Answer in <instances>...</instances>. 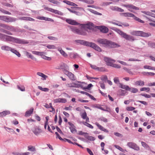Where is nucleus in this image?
Wrapping results in <instances>:
<instances>
[{"mask_svg": "<svg viewBox=\"0 0 155 155\" xmlns=\"http://www.w3.org/2000/svg\"><path fill=\"white\" fill-rule=\"evenodd\" d=\"M128 91H130L132 93H136L138 92V90L137 88L134 87H130Z\"/></svg>", "mask_w": 155, "mask_h": 155, "instance_id": "c756f323", "label": "nucleus"}, {"mask_svg": "<svg viewBox=\"0 0 155 155\" xmlns=\"http://www.w3.org/2000/svg\"><path fill=\"white\" fill-rule=\"evenodd\" d=\"M20 20H28L30 21H34L35 19L33 18L29 17H21L19 18Z\"/></svg>", "mask_w": 155, "mask_h": 155, "instance_id": "a878e982", "label": "nucleus"}, {"mask_svg": "<svg viewBox=\"0 0 155 155\" xmlns=\"http://www.w3.org/2000/svg\"><path fill=\"white\" fill-rule=\"evenodd\" d=\"M140 31H131L130 34L133 35L140 36Z\"/></svg>", "mask_w": 155, "mask_h": 155, "instance_id": "bb28decb", "label": "nucleus"}, {"mask_svg": "<svg viewBox=\"0 0 155 155\" xmlns=\"http://www.w3.org/2000/svg\"><path fill=\"white\" fill-rule=\"evenodd\" d=\"M110 9L113 11H115L119 12H123L124 10L121 8H119L117 6H111L110 8Z\"/></svg>", "mask_w": 155, "mask_h": 155, "instance_id": "f3484780", "label": "nucleus"}, {"mask_svg": "<svg viewBox=\"0 0 155 155\" xmlns=\"http://www.w3.org/2000/svg\"><path fill=\"white\" fill-rule=\"evenodd\" d=\"M81 1L83 2L88 4H92L94 3L93 0H81Z\"/></svg>", "mask_w": 155, "mask_h": 155, "instance_id": "4c0bfd02", "label": "nucleus"}, {"mask_svg": "<svg viewBox=\"0 0 155 155\" xmlns=\"http://www.w3.org/2000/svg\"><path fill=\"white\" fill-rule=\"evenodd\" d=\"M141 143L142 146L143 147L145 148H146L147 149H150V147H149V146L148 144H147L145 142L142 141L141 142Z\"/></svg>", "mask_w": 155, "mask_h": 155, "instance_id": "f704fd0d", "label": "nucleus"}, {"mask_svg": "<svg viewBox=\"0 0 155 155\" xmlns=\"http://www.w3.org/2000/svg\"><path fill=\"white\" fill-rule=\"evenodd\" d=\"M26 55L28 57L32 59H33V56H32L30 53H29L28 52H26Z\"/></svg>", "mask_w": 155, "mask_h": 155, "instance_id": "6e6d98bb", "label": "nucleus"}, {"mask_svg": "<svg viewBox=\"0 0 155 155\" xmlns=\"http://www.w3.org/2000/svg\"><path fill=\"white\" fill-rule=\"evenodd\" d=\"M150 90V88L149 87H143L140 88L141 91H149Z\"/></svg>", "mask_w": 155, "mask_h": 155, "instance_id": "3c124183", "label": "nucleus"}, {"mask_svg": "<svg viewBox=\"0 0 155 155\" xmlns=\"http://www.w3.org/2000/svg\"><path fill=\"white\" fill-rule=\"evenodd\" d=\"M71 30L74 32L79 35H85L86 34V31L84 28H82L79 29L73 27L71 28Z\"/></svg>", "mask_w": 155, "mask_h": 155, "instance_id": "39448f33", "label": "nucleus"}, {"mask_svg": "<svg viewBox=\"0 0 155 155\" xmlns=\"http://www.w3.org/2000/svg\"><path fill=\"white\" fill-rule=\"evenodd\" d=\"M58 50L60 52V54L64 57H67V54L61 48H58Z\"/></svg>", "mask_w": 155, "mask_h": 155, "instance_id": "b1692460", "label": "nucleus"}, {"mask_svg": "<svg viewBox=\"0 0 155 155\" xmlns=\"http://www.w3.org/2000/svg\"><path fill=\"white\" fill-rule=\"evenodd\" d=\"M104 60L106 64L110 66H111L116 61L115 60L107 57H104Z\"/></svg>", "mask_w": 155, "mask_h": 155, "instance_id": "0eeeda50", "label": "nucleus"}, {"mask_svg": "<svg viewBox=\"0 0 155 155\" xmlns=\"http://www.w3.org/2000/svg\"><path fill=\"white\" fill-rule=\"evenodd\" d=\"M151 34L150 33H146L141 31H140V36L147 37L151 36Z\"/></svg>", "mask_w": 155, "mask_h": 155, "instance_id": "aec40b11", "label": "nucleus"}, {"mask_svg": "<svg viewBox=\"0 0 155 155\" xmlns=\"http://www.w3.org/2000/svg\"><path fill=\"white\" fill-rule=\"evenodd\" d=\"M114 81L115 83L117 84L120 83L118 77H115L114 79Z\"/></svg>", "mask_w": 155, "mask_h": 155, "instance_id": "8fccbe9b", "label": "nucleus"}, {"mask_svg": "<svg viewBox=\"0 0 155 155\" xmlns=\"http://www.w3.org/2000/svg\"><path fill=\"white\" fill-rule=\"evenodd\" d=\"M89 11L92 12L93 13H94V14H96L98 15H102V14L99 12H97L94 11V10H93L91 9H90L89 10Z\"/></svg>", "mask_w": 155, "mask_h": 155, "instance_id": "c03bdc74", "label": "nucleus"}, {"mask_svg": "<svg viewBox=\"0 0 155 155\" xmlns=\"http://www.w3.org/2000/svg\"><path fill=\"white\" fill-rule=\"evenodd\" d=\"M100 120L103 121L104 122H107V120L106 118L104 117H101L99 118Z\"/></svg>", "mask_w": 155, "mask_h": 155, "instance_id": "0e129e2a", "label": "nucleus"}, {"mask_svg": "<svg viewBox=\"0 0 155 155\" xmlns=\"http://www.w3.org/2000/svg\"><path fill=\"white\" fill-rule=\"evenodd\" d=\"M114 147L117 149H118V150H119L120 151L123 152V149H122L121 147H120L118 145H115L114 146Z\"/></svg>", "mask_w": 155, "mask_h": 155, "instance_id": "bf43d9fd", "label": "nucleus"}, {"mask_svg": "<svg viewBox=\"0 0 155 155\" xmlns=\"http://www.w3.org/2000/svg\"><path fill=\"white\" fill-rule=\"evenodd\" d=\"M67 100L65 98H58L55 99L54 100V102L55 103H65L67 102Z\"/></svg>", "mask_w": 155, "mask_h": 155, "instance_id": "f8f14e48", "label": "nucleus"}, {"mask_svg": "<svg viewBox=\"0 0 155 155\" xmlns=\"http://www.w3.org/2000/svg\"><path fill=\"white\" fill-rule=\"evenodd\" d=\"M122 15L124 17H132L134 16V15L132 13L129 12H125L122 13Z\"/></svg>", "mask_w": 155, "mask_h": 155, "instance_id": "393cba45", "label": "nucleus"}, {"mask_svg": "<svg viewBox=\"0 0 155 155\" xmlns=\"http://www.w3.org/2000/svg\"><path fill=\"white\" fill-rule=\"evenodd\" d=\"M64 74L66 75L71 80L74 81L75 80V77L74 75L71 72L69 71L64 69L63 70Z\"/></svg>", "mask_w": 155, "mask_h": 155, "instance_id": "423d86ee", "label": "nucleus"}, {"mask_svg": "<svg viewBox=\"0 0 155 155\" xmlns=\"http://www.w3.org/2000/svg\"><path fill=\"white\" fill-rule=\"evenodd\" d=\"M126 109L128 111H132L135 109V108L132 107H127Z\"/></svg>", "mask_w": 155, "mask_h": 155, "instance_id": "4d7b16f0", "label": "nucleus"}, {"mask_svg": "<svg viewBox=\"0 0 155 155\" xmlns=\"http://www.w3.org/2000/svg\"><path fill=\"white\" fill-rule=\"evenodd\" d=\"M0 11L5 14H8L9 15H11V13L10 12L4 10V9L2 8L0 9Z\"/></svg>", "mask_w": 155, "mask_h": 155, "instance_id": "37998d69", "label": "nucleus"}, {"mask_svg": "<svg viewBox=\"0 0 155 155\" xmlns=\"http://www.w3.org/2000/svg\"><path fill=\"white\" fill-rule=\"evenodd\" d=\"M100 30L103 33H107L108 31V29L104 26H101L99 28Z\"/></svg>", "mask_w": 155, "mask_h": 155, "instance_id": "6ab92c4d", "label": "nucleus"}, {"mask_svg": "<svg viewBox=\"0 0 155 155\" xmlns=\"http://www.w3.org/2000/svg\"><path fill=\"white\" fill-rule=\"evenodd\" d=\"M134 84L136 86H142L144 85V82L141 80H138L135 82Z\"/></svg>", "mask_w": 155, "mask_h": 155, "instance_id": "a211bd4d", "label": "nucleus"}, {"mask_svg": "<svg viewBox=\"0 0 155 155\" xmlns=\"http://www.w3.org/2000/svg\"><path fill=\"white\" fill-rule=\"evenodd\" d=\"M1 48L2 50H4L7 51H11V50L12 48L9 46L5 45H4L1 47Z\"/></svg>", "mask_w": 155, "mask_h": 155, "instance_id": "412c9836", "label": "nucleus"}, {"mask_svg": "<svg viewBox=\"0 0 155 155\" xmlns=\"http://www.w3.org/2000/svg\"><path fill=\"white\" fill-rule=\"evenodd\" d=\"M32 52L33 54L38 55H41L40 54H41V52H38V51H32Z\"/></svg>", "mask_w": 155, "mask_h": 155, "instance_id": "69168bd1", "label": "nucleus"}, {"mask_svg": "<svg viewBox=\"0 0 155 155\" xmlns=\"http://www.w3.org/2000/svg\"><path fill=\"white\" fill-rule=\"evenodd\" d=\"M37 74L43 78L44 80H45L46 78L47 77L46 75L40 72H38L37 73Z\"/></svg>", "mask_w": 155, "mask_h": 155, "instance_id": "72a5a7b5", "label": "nucleus"}, {"mask_svg": "<svg viewBox=\"0 0 155 155\" xmlns=\"http://www.w3.org/2000/svg\"><path fill=\"white\" fill-rule=\"evenodd\" d=\"M47 47L49 49H54L56 48L55 46L53 45H49L47 46Z\"/></svg>", "mask_w": 155, "mask_h": 155, "instance_id": "de8ad7c7", "label": "nucleus"}, {"mask_svg": "<svg viewBox=\"0 0 155 155\" xmlns=\"http://www.w3.org/2000/svg\"><path fill=\"white\" fill-rule=\"evenodd\" d=\"M133 18L136 21H138V22L141 23H144V22L143 20L140 19L139 18L136 17L134 15V16H133Z\"/></svg>", "mask_w": 155, "mask_h": 155, "instance_id": "c9c22d12", "label": "nucleus"}, {"mask_svg": "<svg viewBox=\"0 0 155 155\" xmlns=\"http://www.w3.org/2000/svg\"><path fill=\"white\" fill-rule=\"evenodd\" d=\"M78 83H81L79 81H77L76 82L73 83V84L75 86H76V87H81V85L80 84H78Z\"/></svg>", "mask_w": 155, "mask_h": 155, "instance_id": "e2e57ef3", "label": "nucleus"}, {"mask_svg": "<svg viewBox=\"0 0 155 155\" xmlns=\"http://www.w3.org/2000/svg\"><path fill=\"white\" fill-rule=\"evenodd\" d=\"M119 87L121 88L125 89L127 91L129 90L130 88L129 86L127 85L123 84L121 83H119Z\"/></svg>", "mask_w": 155, "mask_h": 155, "instance_id": "cd10ccee", "label": "nucleus"}, {"mask_svg": "<svg viewBox=\"0 0 155 155\" xmlns=\"http://www.w3.org/2000/svg\"><path fill=\"white\" fill-rule=\"evenodd\" d=\"M37 18L38 19L41 20H44L45 21H54L53 19L51 18H46L44 17H41L38 16Z\"/></svg>", "mask_w": 155, "mask_h": 155, "instance_id": "4be33fe9", "label": "nucleus"}, {"mask_svg": "<svg viewBox=\"0 0 155 155\" xmlns=\"http://www.w3.org/2000/svg\"><path fill=\"white\" fill-rule=\"evenodd\" d=\"M45 9L48 11H50L52 12H53L55 14H57L58 15H62V13L61 12H60L57 10H55L53 9L52 8H49V7H45L44 8Z\"/></svg>", "mask_w": 155, "mask_h": 155, "instance_id": "1a4fd4ad", "label": "nucleus"}, {"mask_svg": "<svg viewBox=\"0 0 155 155\" xmlns=\"http://www.w3.org/2000/svg\"><path fill=\"white\" fill-rule=\"evenodd\" d=\"M111 67L117 68H120V65L114 63Z\"/></svg>", "mask_w": 155, "mask_h": 155, "instance_id": "5fc2aeb1", "label": "nucleus"}, {"mask_svg": "<svg viewBox=\"0 0 155 155\" xmlns=\"http://www.w3.org/2000/svg\"><path fill=\"white\" fill-rule=\"evenodd\" d=\"M123 6L126 7L127 8H128V10L131 12H133V10H139V8H138L132 5L128 4L125 5L124 4L122 5Z\"/></svg>", "mask_w": 155, "mask_h": 155, "instance_id": "6e6552de", "label": "nucleus"}, {"mask_svg": "<svg viewBox=\"0 0 155 155\" xmlns=\"http://www.w3.org/2000/svg\"><path fill=\"white\" fill-rule=\"evenodd\" d=\"M81 117L84 119H85L87 117V113L86 112H84V113L82 114L81 115Z\"/></svg>", "mask_w": 155, "mask_h": 155, "instance_id": "09e8293b", "label": "nucleus"}, {"mask_svg": "<svg viewBox=\"0 0 155 155\" xmlns=\"http://www.w3.org/2000/svg\"><path fill=\"white\" fill-rule=\"evenodd\" d=\"M11 51L15 54L18 57H20L21 56V54L19 52L14 49L12 48Z\"/></svg>", "mask_w": 155, "mask_h": 155, "instance_id": "c85d7f7f", "label": "nucleus"}, {"mask_svg": "<svg viewBox=\"0 0 155 155\" xmlns=\"http://www.w3.org/2000/svg\"><path fill=\"white\" fill-rule=\"evenodd\" d=\"M48 38H49V39L54 40V41H56L58 40L57 38L53 37V36H48Z\"/></svg>", "mask_w": 155, "mask_h": 155, "instance_id": "052dcab7", "label": "nucleus"}, {"mask_svg": "<svg viewBox=\"0 0 155 155\" xmlns=\"http://www.w3.org/2000/svg\"><path fill=\"white\" fill-rule=\"evenodd\" d=\"M70 56H72L74 58H75L78 56V54L76 53H71L70 54Z\"/></svg>", "mask_w": 155, "mask_h": 155, "instance_id": "680f3d73", "label": "nucleus"}, {"mask_svg": "<svg viewBox=\"0 0 155 155\" xmlns=\"http://www.w3.org/2000/svg\"><path fill=\"white\" fill-rule=\"evenodd\" d=\"M41 55H40V56H41L42 58L43 59H44L45 60H50L51 59V58L50 57H47L45 56L44 55V53L43 52H41Z\"/></svg>", "mask_w": 155, "mask_h": 155, "instance_id": "473e14b6", "label": "nucleus"}, {"mask_svg": "<svg viewBox=\"0 0 155 155\" xmlns=\"http://www.w3.org/2000/svg\"><path fill=\"white\" fill-rule=\"evenodd\" d=\"M70 129L71 132L72 133H75L76 132V130L75 129L74 126V127H70Z\"/></svg>", "mask_w": 155, "mask_h": 155, "instance_id": "49530a36", "label": "nucleus"}, {"mask_svg": "<svg viewBox=\"0 0 155 155\" xmlns=\"http://www.w3.org/2000/svg\"><path fill=\"white\" fill-rule=\"evenodd\" d=\"M28 150L31 151H35V147L31 146H29L28 147Z\"/></svg>", "mask_w": 155, "mask_h": 155, "instance_id": "a18cd8bd", "label": "nucleus"}, {"mask_svg": "<svg viewBox=\"0 0 155 155\" xmlns=\"http://www.w3.org/2000/svg\"><path fill=\"white\" fill-rule=\"evenodd\" d=\"M66 21L68 23L73 25H79V23H78L75 20H73L70 19H67L66 20Z\"/></svg>", "mask_w": 155, "mask_h": 155, "instance_id": "9b49d317", "label": "nucleus"}, {"mask_svg": "<svg viewBox=\"0 0 155 155\" xmlns=\"http://www.w3.org/2000/svg\"><path fill=\"white\" fill-rule=\"evenodd\" d=\"M5 41L12 42L18 44H24V42L22 40L17 38L6 35L5 36Z\"/></svg>", "mask_w": 155, "mask_h": 155, "instance_id": "20e7f679", "label": "nucleus"}, {"mask_svg": "<svg viewBox=\"0 0 155 155\" xmlns=\"http://www.w3.org/2000/svg\"><path fill=\"white\" fill-rule=\"evenodd\" d=\"M111 29L116 31L122 37L125 38L126 39L131 41H134V39L133 36L127 34L119 29L117 28H112Z\"/></svg>", "mask_w": 155, "mask_h": 155, "instance_id": "7ed1b4c3", "label": "nucleus"}, {"mask_svg": "<svg viewBox=\"0 0 155 155\" xmlns=\"http://www.w3.org/2000/svg\"><path fill=\"white\" fill-rule=\"evenodd\" d=\"M45 119H46V121H45V129H46L47 125H48V120H49V117L48 116L46 117H45Z\"/></svg>", "mask_w": 155, "mask_h": 155, "instance_id": "603ef678", "label": "nucleus"}, {"mask_svg": "<svg viewBox=\"0 0 155 155\" xmlns=\"http://www.w3.org/2000/svg\"><path fill=\"white\" fill-rule=\"evenodd\" d=\"M17 87L21 91H25V87L23 86H19L18 85L17 86Z\"/></svg>", "mask_w": 155, "mask_h": 155, "instance_id": "58836bf2", "label": "nucleus"}, {"mask_svg": "<svg viewBox=\"0 0 155 155\" xmlns=\"http://www.w3.org/2000/svg\"><path fill=\"white\" fill-rule=\"evenodd\" d=\"M88 140L91 141H94L95 140V138L94 137L91 136H88L87 137Z\"/></svg>", "mask_w": 155, "mask_h": 155, "instance_id": "864d4df0", "label": "nucleus"}, {"mask_svg": "<svg viewBox=\"0 0 155 155\" xmlns=\"http://www.w3.org/2000/svg\"><path fill=\"white\" fill-rule=\"evenodd\" d=\"M123 69L125 71L128 73L129 74L133 75L134 74L133 72L131 71V69L126 67H124L123 68Z\"/></svg>", "mask_w": 155, "mask_h": 155, "instance_id": "7c9ffc66", "label": "nucleus"}, {"mask_svg": "<svg viewBox=\"0 0 155 155\" xmlns=\"http://www.w3.org/2000/svg\"><path fill=\"white\" fill-rule=\"evenodd\" d=\"M94 107L95 108H97L100 109L104 111H106L105 109H104L103 107H101V106L100 104H96L95 105Z\"/></svg>", "mask_w": 155, "mask_h": 155, "instance_id": "79ce46f5", "label": "nucleus"}, {"mask_svg": "<svg viewBox=\"0 0 155 155\" xmlns=\"http://www.w3.org/2000/svg\"><path fill=\"white\" fill-rule=\"evenodd\" d=\"M33 132L35 135H37L41 133V130L39 128H36L33 131Z\"/></svg>", "mask_w": 155, "mask_h": 155, "instance_id": "2f4dec72", "label": "nucleus"}, {"mask_svg": "<svg viewBox=\"0 0 155 155\" xmlns=\"http://www.w3.org/2000/svg\"><path fill=\"white\" fill-rule=\"evenodd\" d=\"M48 1L49 2L54 4H55L56 5H59L60 4V3L59 2H58L57 0H48Z\"/></svg>", "mask_w": 155, "mask_h": 155, "instance_id": "ea45409f", "label": "nucleus"}, {"mask_svg": "<svg viewBox=\"0 0 155 155\" xmlns=\"http://www.w3.org/2000/svg\"><path fill=\"white\" fill-rule=\"evenodd\" d=\"M10 111L9 110L4 111L2 112H0V117H3L7 115L10 114Z\"/></svg>", "mask_w": 155, "mask_h": 155, "instance_id": "2eb2a0df", "label": "nucleus"}, {"mask_svg": "<svg viewBox=\"0 0 155 155\" xmlns=\"http://www.w3.org/2000/svg\"><path fill=\"white\" fill-rule=\"evenodd\" d=\"M147 86L149 87L155 86V82L149 83Z\"/></svg>", "mask_w": 155, "mask_h": 155, "instance_id": "338daca9", "label": "nucleus"}, {"mask_svg": "<svg viewBox=\"0 0 155 155\" xmlns=\"http://www.w3.org/2000/svg\"><path fill=\"white\" fill-rule=\"evenodd\" d=\"M75 41L77 43L87 46H90L98 51L100 52L101 51V48L94 43L89 42L81 40H76Z\"/></svg>", "mask_w": 155, "mask_h": 155, "instance_id": "f03ea898", "label": "nucleus"}, {"mask_svg": "<svg viewBox=\"0 0 155 155\" xmlns=\"http://www.w3.org/2000/svg\"><path fill=\"white\" fill-rule=\"evenodd\" d=\"M97 41L99 44L103 45L105 47L115 48L118 46L117 44L104 38L98 39Z\"/></svg>", "mask_w": 155, "mask_h": 155, "instance_id": "f257e3e1", "label": "nucleus"}, {"mask_svg": "<svg viewBox=\"0 0 155 155\" xmlns=\"http://www.w3.org/2000/svg\"><path fill=\"white\" fill-rule=\"evenodd\" d=\"M34 111V108H31L30 109L27 111L25 114V116L26 117H28L30 116L33 113Z\"/></svg>", "mask_w": 155, "mask_h": 155, "instance_id": "dca6fc26", "label": "nucleus"}, {"mask_svg": "<svg viewBox=\"0 0 155 155\" xmlns=\"http://www.w3.org/2000/svg\"><path fill=\"white\" fill-rule=\"evenodd\" d=\"M95 124L100 130L103 131L106 133H108L109 132V131L107 130L103 126L99 124L98 123L96 122L95 123Z\"/></svg>", "mask_w": 155, "mask_h": 155, "instance_id": "4468645a", "label": "nucleus"}, {"mask_svg": "<svg viewBox=\"0 0 155 155\" xmlns=\"http://www.w3.org/2000/svg\"><path fill=\"white\" fill-rule=\"evenodd\" d=\"M83 124L84 125L91 129H93L94 128L93 127L92 125L87 122H83Z\"/></svg>", "mask_w": 155, "mask_h": 155, "instance_id": "a19ab883", "label": "nucleus"}, {"mask_svg": "<svg viewBox=\"0 0 155 155\" xmlns=\"http://www.w3.org/2000/svg\"><path fill=\"white\" fill-rule=\"evenodd\" d=\"M145 74L147 76H153L155 75V74L153 72H145Z\"/></svg>", "mask_w": 155, "mask_h": 155, "instance_id": "13d9d810", "label": "nucleus"}, {"mask_svg": "<svg viewBox=\"0 0 155 155\" xmlns=\"http://www.w3.org/2000/svg\"><path fill=\"white\" fill-rule=\"evenodd\" d=\"M94 25L93 23H91L86 24L84 27L88 29L92 30L93 29Z\"/></svg>", "mask_w": 155, "mask_h": 155, "instance_id": "5701e85b", "label": "nucleus"}, {"mask_svg": "<svg viewBox=\"0 0 155 155\" xmlns=\"http://www.w3.org/2000/svg\"><path fill=\"white\" fill-rule=\"evenodd\" d=\"M127 145L130 147L136 150H138L140 149L139 147L137 145L133 142H128L127 143Z\"/></svg>", "mask_w": 155, "mask_h": 155, "instance_id": "9d476101", "label": "nucleus"}, {"mask_svg": "<svg viewBox=\"0 0 155 155\" xmlns=\"http://www.w3.org/2000/svg\"><path fill=\"white\" fill-rule=\"evenodd\" d=\"M87 151L88 153L90 155H94L92 151L91 150L88 148H87Z\"/></svg>", "mask_w": 155, "mask_h": 155, "instance_id": "774afa93", "label": "nucleus"}, {"mask_svg": "<svg viewBox=\"0 0 155 155\" xmlns=\"http://www.w3.org/2000/svg\"><path fill=\"white\" fill-rule=\"evenodd\" d=\"M17 20L15 18H13L11 17L6 16L5 21L7 22H14Z\"/></svg>", "mask_w": 155, "mask_h": 155, "instance_id": "ddd939ff", "label": "nucleus"}, {"mask_svg": "<svg viewBox=\"0 0 155 155\" xmlns=\"http://www.w3.org/2000/svg\"><path fill=\"white\" fill-rule=\"evenodd\" d=\"M38 88L41 90L45 92H48L49 91V89L47 88L42 87L40 86H38Z\"/></svg>", "mask_w": 155, "mask_h": 155, "instance_id": "e433bc0d", "label": "nucleus"}]
</instances>
